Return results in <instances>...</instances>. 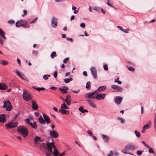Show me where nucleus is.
Wrapping results in <instances>:
<instances>
[{
  "mask_svg": "<svg viewBox=\"0 0 156 156\" xmlns=\"http://www.w3.org/2000/svg\"><path fill=\"white\" fill-rule=\"evenodd\" d=\"M50 89L55 90L56 89V88L55 87L52 86L50 87Z\"/></svg>",
  "mask_w": 156,
  "mask_h": 156,
  "instance_id": "obj_64",
  "label": "nucleus"
},
{
  "mask_svg": "<svg viewBox=\"0 0 156 156\" xmlns=\"http://www.w3.org/2000/svg\"><path fill=\"white\" fill-rule=\"evenodd\" d=\"M65 101L68 105H70L71 103V100H64Z\"/></svg>",
  "mask_w": 156,
  "mask_h": 156,
  "instance_id": "obj_43",
  "label": "nucleus"
},
{
  "mask_svg": "<svg viewBox=\"0 0 156 156\" xmlns=\"http://www.w3.org/2000/svg\"><path fill=\"white\" fill-rule=\"evenodd\" d=\"M65 100H71V96L69 94L67 95L66 97Z\"/></svg>",
  "mask_w": 156,
  "mask_h": 156,
  "instance_id": "obj_39",
  "label": "nucleus"
},
{
  "mask_svg": "<svg viewBox=\"0 0 156 156\" xmlns=\"http://www.w3.org/2000/svg\"><path fill=\"white\" fill-rule=\"evenodd\" d=\"M53 109L55 112H58V111L57 108L55 107H54Z\"/></svg>",
  "mask_w": 156,
  "mask_h": 156,
  "instance_id": "obj_58",
  "label": "nucleus"
},
{
  "mask_svg": "<svg viewBox=\"0 0 156 156\" xmlns=\"http://www.w3.org/2000/svg\"><path fill=\"white\" fill-rule=\"evenodd\" d=\"M18 124V123L17 122H10L8 124H6L5 126L7 128L10 129L17 126Z\"/></svg>",
  "mask_w": 156,
  "mask_h": 156,
  "instance_id": "obj_7",
  "label": "nucleus"
},
{
  "mask_svg": "<svg viewBox=\"0 0 156 156\" xmlns=\"http://www.w3.org/2000/svg\"><path fill=\"white\" fill-rule=\"evenodd\" d=\"M97 90H95V91L91 92L87 94V98H88L94 99L95 97L93 96L96 92Z\"/></svg>",
  "mask_w": 156,
  "mask_h": 156,
  "instance_id": "obj_13",
  "label": "nucleus"
},
{
  "mask_svg": "<svg viewBox=\"0 0 156 156\" xmlns=\"http://www.w3.org/2000/svg\"><path fill=\"white\" fill-rule=\"evenodd\" d=\"M127 68L129 70H130V71H132L133 72L134 71L135 69L133 68L130 67V66H127Z\"/></svg>",
  "mask_w": 156,
  "mask_h": 156,
  "instance_id": "obj_40",
  "label": "nucleus"
},
{
  "mask_svg": "<svg viewBox=\"0 0 156 156\" xmlns=\"http://www.w3.org/2000/svg\"><path fill=\"white\" fill-rule=\"evenodd\" d=\"M111 87L112 88L114 89L117 90L118 91H122V88L121 87L115 85H112Z\"/></svg>",
  "mask_w": 156,
  "mask_h": 156,
  "instance_id": "obj_17",
  "label": "nucleus"
},
{
  "mask_svg": "<svg viewBox=\"0 0 156 156\" xmlns=\"http://www.w3.org/2000/svg\"><path fill=\"white\" fill-rule=\"evenodd\" d=\"M87 132L90 136H93V134H92V133L90 130H88L87 131Z\"/></svg>",
  "mask_w": 156,
  "mask_h": 156,
  "instance_id": "obj_50",
  "label": "nucleus"
},
{
  "mask_svg": "<svg viewBox=\"0 0 156 156\" xmlns=\"http://www.w3.org/2000/svg\"><path fill=\"white\" fill-rule=\"evenodd\" d=\"M101 136L105 142H108L109 138L108 136L101 134Z\"/></svg>",
  "mask_w": 156,
  "mask_h": 156,
  "instance_id": "obj_22",
  "label": "nucleus"
},
{
  "mask_svg": "<svg viewBox=\"0 0 156 156\" xmlns=\"http://www.w3.org/2000/svg\"><path fill=\"white\" fill-rule=\"evenodd\" d=\"M23 14L22 15V16H26L27 15V11L26 10H24L23 11Z\"/></svg>",
  "mask_w": 156,
  "mask_h": 156,
  "instance_id": "obj_53",
  "label": "nucleus"
},
{
  "mask_svg": "<svg viewBox=\"0 0 156 156\" xmlns=\"http://www.w3.org/2000/svg\"><path fill=\"white\" fill-rule=\"evenodd\" d=\"M25 122L29 125H30L32 123L30 122V119H25Z\"/></svg>",
  "mask_w": 156,
  "mask_h": 156,
  "instance_id": "obj_37",
  "label": "nucleus"
},
{
  "mask_svg": "<svg viewBox=\"0 0 156 156\" xmlns=\"http://www.w3.org/2000/svg\"><path fill=\"white\" fill-rule=\"evenodd\" d=\"M149 149V150H148V152L150 153H154V151L152 149V148H151L149 146V148H148Z\"/></svg>",
  "mask_w": 156,
  "mask_h": 156,
  "instance_id": "obj_45",
  "label": "nucleus"
},
{
  "mask_svg": "<svg viewBox=\"0 0 156 156\" xmlns=\"http://www.w3.org/2000/svg\"><path fill=\"white\" fill-rule=\"evenodd\" d=\"M80 26L83 28H84L85 27V24L83 23H81L80 24Z\"/></svg>",
  "mask_w": 156,
  "mask_h": 156,
  "instance_id": "obj_55",
  "label": "nucleus"
},
{
  "mask_svg": "<svg viewBox=\"0 0 156 156\" xmlns=\"http://www.w3.org/2000/svg\"><path fill=\"white\" fill-rule=\"evenodd\" d=\"M45 147V144L44 143H42L39 146L40 148L41 147Z\"/></svg>",
  "mask_w": 156,
  "mask_h": 156,
  "instance_id": "obj_56",
  "label": "nucleus"
},
{
  "mask_svg": "<svg viewBox=\"0 0 156 156\" xmlns=\"http://www.w3.org/2000/svg\"><path fill=\"white\" fill-rule=\"evenodd\" d=\"M8 23L11 24H14L15 22L12 20H10L8 21Z\"/></svg>",
  "mask_w": 156,
  "mask_h": 156,
  "instance_id": "obj_47",
  "label": "nucleus"
},
{
  "mask_svg": "<svg viewBox=\"0 0 156 156\" xmlns=\"http://www.w3.org/2000/svg\"><path fill=\"white\" fill-rule=\"evenodd\" d=\"M88 104L91 107H93V108H95L96 107L94 105V104L93 103V101L88 99L87 100Z\"/></svg>",
  "mask_w": 156,
  "mask_h": 156,
  "instance_id": "obj_24",
  "label": "nucleus"
},
{
  "mask_svg": "<svg viewBox=\"0 0 156 156\" xmlns=\"http://www.w3.org/2000/svg\"><path fill=\"white\" fill-rule=\"evenodd\" d=\"M122 98L120 96L116 97L114 99L115 102L117 105H119L122 102Z\"/></svg>",
  "mask_w": 156,
  "mask_h": 156,
  "instance_id": "obj_11",
  "label": "nucleus"
},
{
  "mask_svg": "<svg viewBox=\"0 0 156 156\" xmlns=\"http://www.w3.org/2000/svg\"><path fill=\"white\" fill-rule=\"evenodd\" d=\"M16 72L17 75L20 77L21 76V73L19 71L16 70Z\"/></svg>",
  "mask_w": 156,
  "mask_h": 156,
  "instance_id": "obj_54",
  "label": "nucleus"
},
{
  "mask_svg": "<svg viewBox=\"0 0 156 156\" xmlns=\"http://www.w3.org/2000/svg\"><path fill=\"white\" fill-rule=\"evenodd\" d=\"M51 24L52 27L54 28L57 26V20L55 17H53L51 19Z\"/></svg>",
  "mask_w": 156,
  "mask_h": 156,
  "instance_id": "obj_9",
  "label": "nucleus"
},
{
  "mask_svg": "<svg viewBox=\"0 0 156 156\" xmlns=\"http://www.w3.org/2000/svg\"><path fill=\"white\" fill-rule=\"evenodd\" d=\"M51 140L52 142H47L46 145L48 148H52L53 146V144H54V142L52 138H51Z\"/></svg>",
  "mask_w": 156,
  "mask_h": 156,
  "instance_id": "obj_20",
  "label": "nucleus"
},
{
  "mask_svg": "<svg viewBox=\"0 0 156 156\" xmlns=\"http://www.w3.org/2000/svg\"><path fill=\"white\" fill-rule=\"evenodd\" d=\"M106 87L104 85L99 87L98 89L97 90H99V91H101L106 90Z\"/></svg>",
  "mask_w": 156,
  "mask_h": 156,
  "instance_id": "obj_26",
  "label": "nucleus"
},
{
  "mask_svg": "<svg viewBox=\"0 0 156 156\" xmlns=\"http://www.w3.org/2000/svg\"><path fill=\"white\" fill-rule=\"evenodd\" d=\"M69 60V58H65L63 60V62L64 63H66Z\"/></svg>",
  "mask_w": 156,
  "mask_h": 156,
  "instance_id": "obj_49",
  "label": "nucleus"
},
{
  "mask_svg": "<svg viewBox=\"0 0 156 156\" xmlns=\"http://www.w3.org/2000/svg\"><path fill=\"white\" fill-rule=\"evenodd\" d=\"M137 148L136 146L132 144H128L126 145L125 147L126 150L134 151Z\"/></svg>",
  "mask_w": 156,
  "mask_h": 156,
  "instance_id": "obj_6",
  "label": "nucleus"
},
{
  "mask_svg": "<svg viewBox=\"0 0 156 156\" xmlns=\"http://www.w3.org/2000/svg\"><path fill=\"white\" fill-rule=\"evenodd\" d=\"M119 119L120 120V121L121 123H123L124 122V119H123L120 118Z\"/></svg>",
  "mask_w": 156,
  "mask_h": 156,
  "instance_id": "obj_61",
  "label": "nucleus"
},
{
  "mask_svg": "<svg viewBox=\"0 0 156 156\" xmlns=\"http://www.w3.org/2000/svg\"><path fill=\"white\" fill-rule=\"evenodd\" d=\"M16 26L17 27H19L21 26L24 28H28L30 27L27 21L24 20H21L19 21L16 22Z\"/></svg>",
  "mask_w": 156,
  "mask_h": 156,
  "instance_id": "obj_2",
  "label": "nucleus"
},
{
  "mask_svg": "<svg viewBox=\"0 0 156 156\" xmlns=\"http://www.w3.org/2000/svg\"><path fill=\"white\" fill-rule=\"evenodd\" d=\"M17 129L18 132L21 133L24 137L25 138L27 136L28 131L27 128L24 126H20L17 128Z\"/></svg>",
  "mask_w": 156,
  "mask_h": 156,
  "instance_id": "obj_1",
  "label": "nucleus"
},
{
  "mask_svg": "<svg viewBox=\"0 0 156 156\" xmlns=\"http://www.w3.org/2000/svg\"><path fill=\"white\" fill-rule=\"evenodd\" d=\"M103 67L105 70L107 71L108 70V67L107 65H104Z\"/></svg>",
  "mask_w": 156,
  "mask_h": 156,
  "instance_id": "obj_51",
  "label": "nucleus"
},
{
  "mask_svg": "<svg viewBox=\"0 0 156 156\" xmlns=\"http://www.w3.org/2000/svg\"><path fill=\"white\" fill-rule=\"evenodd\" d=\"M23 99L26 101H29L31 99L30 94L26 91H23Z\"/></svg>",
  "mask_w": 156,
  "mask_h": 156,
  "instance_id": "obj_4",
  "label": "nucleus"
},
{
  "mask_svg": "<svg viewBox=\"0 0 156 156\" xmlns=\"http://www.w3.org/2000/svg\"><path fill=\"white\" fill-rule=\"evenodd\" d=\"M34 115L36 116L37 117L39 116V114L37 112H34Z\"/></svg>",
  "mask_w": 156,
  "mask_h": 156,
  "instance_id": "obj_60",
  "label": "nucleus"
},
{
  "mask_svg": "<svg viewBox=\"0 0 156 156\" xmlns=\"http://www.w3.org/2000/svg\"><path fill=\"white\" fill-rule=\"evenodd\" d=\"M3 102L4 105L3 107L5 108L6 111H10L12 109V106L9 100H4L3 101Z\"/></svg>",
  "mask_w": 156,
  "mask_h": 156,
  "instance_id": "obj_3",
  "label": "nucleus"
},
{
  "mask_svg": "<svg viewBox=\"0 0 156 156\" xmlns=\"http://www.w3.org/2000/svg\"><path fill=\"white\" fill-rule=\"evenodd\" d=\"M40 138V137L38 136H36L35 137L34 140V142L36 146H37L38 145L39 141Z\"/></svg>",
  "mask_w": 156,
  "mask_h": 156,
  "instance_id": "obj_21",
  "label": "nucleus"
},
{
  "mask_svg": "<svg viewBox=\"0 0 156 156\" xmlns=\"http://www.w3.org/2000/svg\"><path fill=\"white\" fill-rule=\"evenodd\" d=\"M151 125V121H149L148 122L147 124L145 125L143 127L145 129H149L150 128Z\"/></svg>",
  "mask_w": 156,
  "mask_h": 156,
  "instance_id": "obj_23",
  "label": "nucleus"
},
{
  "mask_svg": "<svg viewBox=\"0 0 156 156\" xmlns=\"http://www.w3.org/2000/svg\"><path fill=\"white\" fill-rule=\"evenodd\" d=\"M53 76L54 77L56 78L57 76V71H55L54 74Z\"/></svg>",
  "mask_w": 156,
  "mask_h": 156,
  "instance_id": "obj_57",
  "label": "nucleus"
},
{
  "mask_svg": "<svg viewBox=\"0 0 156 156\" xmlns=\"http://www.w3.org/2000/svg\"><path fill=\"white\" fill-rule=\"evenodd\" d=\"M143 151H137L136 154L138 155H141Z\"/></svg>",
  "mask_w": 156,
  "mask_h": 156,
  "instance_id": "obj_48",
  "label": "nucleus"
},
{
  "mask_svg": "<svg viewBox=\"0 0 156 156\" xmlns=\"http://www.w3.org/2000/svg\"><path fill=\"white\" fill-rule=\"evenodd\" d=\"M91 74L94 79L97 77V70L96 68L94 67H92L90 69Z\"/></svg>",
  "mask_w": 156,
  "mask_h": 156,
  "instance_id": "obj_8",
  "label": "nucleus"
},
{
  "mask_svg": "<svg viewBox=\"0 0 156 156\" xmlns=\"http://www.w3.org/2000/svg\"><path fill=\"white\" fill-rule=\"evenodd\" d=\"M53 154L54 156H59V153L57 150H55L54 151Z\"/></svg>",
  "mask_w": 156,
  "mask_h": 156,
  "instance_id": "obj_34",
  "label": "nucleus"
},
{
  "mask_svg": "<svg viewBox=\"0 0 156 156\" xmlns=\"http://www.w3.org/2000/svg\"><path fill=\"white\" fill-rule=\"evenodd\" d=\"M38 120L39 122L41 124H44L45 122V120L43 119L41 115L40 116Z\"/></svg>",
  "mask_w": 156,
  "mask_h": 156,
  "instance_id": "obj_25",
  "label": "nucleus"
},
{
  "mask_svg": "<svg viewBox=\"0 0 156 156\" xmlns=\"http://www.w3.org/2000/svg\"><path fill=\"white\" fill-rule=\"evenodd\" d=\"M37 17H35L33 20V21L30 22V24H32L33 23H35V22L37 21Z\"/></svg>",
  "mask_w": 156,
  "mask_h": 156,
  "instance_id": "obj_42",
  "label": "nucleus"
},
{
  "mask_svg": "<svg viewBox=\"0 0 156 156\" xmlns=\"http://www.w3.org/2000/svg\"><path fill=\"white\" fill-rule=\"evenodd\" d=\"M5 34V32L0 28V35L4 39L6 38L4 36Z\"/></svg>",
  "mask_w": 156,
  "mask_h": 156,
  "instance_id": "obj_29",
  "label": "nucleus"
},
{
  "mask_svg": "<svg viewBox=\"0 0 156 156\" xmlns=\"http://www.w3.org/2000/svg\"><path fill=\"white\" fill-rule=\"evenodd\" d=\"M86 88L88 89H90L91 88L90 82V81L87 82L86 84Z\"/></svg>",
  "mask_w": 156,
  "mask_h": 156,
  "instance_id": "obj_33",
  "label": "nucleus"
},
{
  "mask_svg": "<svg viewBox=\"0 0 156 156\" xmlns=\"http://www.w3.org/2000/svg\"><path fill=\"white\" fill-rule=\"evenodd\" d=\"M7 85L4 83H0V90H5L7 88Z\"/></svg>",
  "mask_w": 156,
  "mask_h": 156,
  "instance_id": "obj_19",
  "label": "nucleus"
},
{
  "mask_svg": "<svg viewBox=\"0 0 156 156\" xmlns=\"http://www.w3.org/2000/svg\"><path fill=\"white\" fill-rule=\"evenodd\" d=\"M119 79V78H118L117 79L115 80H114V82H117L118 83V84H122V82H121L120 81L118 80Z\"/></svg>",
  "mask_w": 156,
  "mask_h": 156,
  "instance_id": "obj_44",
  "label": "nucleus"
},
{
  "mask_svg": "<svg viewBox=\"0 0 156 156\" xmlns=\"http://www.w3.org/2000/svg\"><path fill=\"white\" fill-rule=\"evenodd\" d=\"M51 57L52 58H53L57 56L56 53L55 51H53L51 54Z\"/></svg>",
  "mask_w": 156,
  "mask_h": 156,
  "instance_id": "obj_35",
  "label": "nucleus"
},
{
  "mask_svg": "<svg viewBox=\"0 0 156 156\" xmlns=\"http://www.w3.org/2000/svg\"><path fill=\"white\" fill-rule=\"evenodd\" d=\"M59 112L62 114L68 115L69 113V111L68 110H66L65 109L60 108L59 110Z\"/></svg>",
  "mask_w": 156,
  "mask_h": 156,
  "instance_id": "obj_15",
  "label": "nucleus"
},
{
  "mask_svg": "<svg viewBox=\"0 0 156 156\" xmlns=\"http://www.w3.org/2000/svg\"><path fill=\"white\" fill-rule=\"evenodd\" d=\"M135 133L136 134V136L138 137H140V134L139 132L137 131V130L135 131Z\"/></svg>",
  "mask_w": 156,
  "mask_h": 156,
  "instance_id": "obj_41",
  "label": "nucleus"
},
{
  "mask_svg": "<svg viewBox=\"0 0 156 156\" xmlns=\"http://www.w3.org/2000/svg\"><path fill=\"white\" fill-rule=\"evenodd\" d=\"M17 61L19 65L21 66V62L19 58H18L17 59Z\"/></svg>",
  "mask_w": 156,
  "mask_h": 156,
  "instance_id": "obj_63",
  "label": "nucleus"
},
{
  "mask_svg": "<svg viewBox=\"0 0 156 156\" xmlns=\"http://www.w3.org/2000/svg\"><path fill=\"white\" fill-rule=\"evenodd\" d=\"M43 116L45 122H47V124H48L51 123V122L50 119L48 116L45 114H44Z\"/></svg>",
  "mask_w": 156,
  "mask_h": 156,
  "instance_id": "obj_16",
  "label": "nucleus"
},
{
  "mask_svg": "<svg viewBox=\"0 0 156 156\" xmlns=\"http://www.w3.org/2000/svg\"><path fill=\"white\" fill-rule=\"evenodd\" d=\"M58 89L62 91L61 93L62 94H65L67 93V90H68V88L67 87L64 86L63 87H59Z\"/></svg>",
  "mask_w": 156,
  "mask_h": 156,
  "instance_id": "obj_12",
  "label": "nucleus"
},
{
  "mask_svg": "<svg viewBox=\"0 0 156 156\" xmlns=\"http://www.w3.org/2000/svg\"><path fill=\"white\" fill-rule=\"evenodd\" d=\"M0 63L3 65H6L8 64V62L5 60H1L0 61Z\"/></svg>",
  "mask_w": 156,
  "mask_h": 156,
  "instance_id": "obj_31",
  "label": "nucleus"
},
{
  "mask_svg": "<svg viewBox=\"0 0 156 156\" xmlns=\"http://www.w3.org/2000/svg\"><path fill=\"white\" fill-rule=\"evenodd\" d=\"M83 106H81L79 108V111L81 112H82V111H83Z\"/></svg>",
  "mask_w": 156,
  "mask_h": 156,
  "instance_id": "obj_52",
  "label": "nucleus"
},
{
  "mask_svg": "<svg viewBox=\"0 0 156 156\" xmlns=\"http://www.w3.org/2000/svg\"><path fill=\"white\" fill-rule=\"evenodd\" d=\"M6 120V117L5 114L0 115V122H5Z\"/></svg>",
  "mask_w": 156,
  "mask_h": 156,
  "instance_id": "obj_14",
  "label": "nucleus"
},
{
  "mask_svg": "<svg viewBox=\"0 0 156 156\" xmlns=\"http://www.w3.org/2000/svg\"><path fill=\"white\" fill-rule=\"evenodd\" d=\"M60 108L64 109H69L68 107L65 103H63L61 105Z\"/></svg>",
  "mask_w": 156,
  "mask_h": 156,
  "instance_id": "obj_30",
  "label": "nucleus"
},
{
  "mask_svg": "<svg viewBox=\"0 0 156 156\" xmlns=\"http://www.w3.org/2000/svg\"><path fill=\"white\" fill-rule=\"evenodd\" d=\"M32 109L34 110H37L38 108V106L37 105L36 102L34 100L32 101Z\"/></svg>",
  "mask_w": 156,
  "mask_h": 156,
  "instance_id": "obj_18",
  "label": "nucleus"
},
{
  "mask_svg": "<svg viewBox=\"0 0 156 156\" xmlns=\"http://www.w3.org/2000/svg\"><path fill=\"white\" fill-rule=\"evenodd\" d=\"M142 144H144V145L147 148H149V146H148V145H147V144H146L145 141H142Z\"/></svg>",
  "mask_w": 156,
  "mask_h": 156,
  "instance_id": "obj_46",
  "label": "nucleus"
},
{
  "mask_svg": "<svg viewBox=\"0 0 156 156\" xmlns=\"http://www.w3.org/2000/svg\"><path fill=\"white\" fill-rule=\"evenodd\" d=\"M129 30V29H127L126 30H122V31L124 32L125 33H128V31Z\"/></svg>",
  "mask_w": 156,
  "mask_h": 156,
  "instance_id": "obj_59",
  "label": "nucleus"
},
{
  "mask_svg": "<svg viewBox=\"0 0 156 156\" xmlns=\"http://www.w3.org/2000/svg\"><path fill=\"white\" fill-rule=\"evenodd\" d=\"M101 9V8L98 7H95L94 9L98 12H100Z\"/></svg>",
  "mask_w": 156,
  "mask_h": 156,
  "instance_id": "obj_36",
  "label": "nucleus"
},
{
  "mask_svg": "<svg viewBox=\"0 0 156 156\" xmlns=\"http://www.w3.org/2000/svg\"><path fill=\"white\" fill-rule=\"evenodd\" d=\"M49 134L51 137H49V139L51 138H57L59 136L58 133L56 132V131L54 129L52 130H50Z\"/></svg>",
  "mask_w": 156,
  "mask_h": 156,
  "instance_id": "obj_5",
  "label": "nucleus"
},
{
  "mask_svg": "<svg viewBox=\"0 0 156 156\" xmlns=\"http://www.w3.org/2000/svg\"><path fill=\"white\" fill-rule=\"evenodd\" d=\"M30 126L34 129H36L37 128V125L35 122H34L33 123L30 124Z\"/></svg>",
  "mask_w": 156,
  "mask_h": 156,
  "instance_id": "obj_28",
  "label": "nucleus"
},
{
  "mask_svg": "<svg viewBox=\"0 0 156 156\" xmlns=\"http://www.w3.org/2000/svg\"><path fill=\"white\" fill-rule=\"evenodd\" d=\"M35 90H37L38 91H40L41 90H44L45 89L43 87H41V88L40 87H36L34 86L32 87Z\"/></svg>",
  "mask_w": 156,
  "mask_h": 156,
  "instance_id": "obj_27",
  "label": "nucleus"
},
{
  "mask_svg": "<svg viewBox=\"0 0 156 156\" xmlns=\"http://www.w3.org/2000/svg\"><path fill=\"white\" fill-rule=\"evenodd\" d=\"M49 75H44L43 76V78L45 80H47L48 79V77H50Z\"/></svg>",
  "mask_w": 156,
  "mask_h": 156,
  "instance_id": "obj_38",
  "label": "nucleus"
},
{
  "mask_svg": "<svg viewBox=\"0 0 156 156\" xmlns=\"http://www.w3.org/2000/svg\"><path fill=\"white\" fill-rule=\"evenodd\" d=\"M73 79L72 78H70L69 79H65L64 81L66 83H68L70 81H72Z\"/></svg>",
  "mask_w": 156,
  "mask_h": 156,
  "instance_id": "obj_32",
  "label": "nucleus"
},
{
  "mask_svg": "<svg viewBox=\"0 0 156 156\" xmlns=\"http://www.w3.org/2000/svg\"><path fill=\"white\" fill-rule=\"evenodd\" d=\"M105 94L100 93L97 95L95 97V98L98 100L103 99L105 98Z\"/></svg>",
  "mask_w": 156,
  "mask_h": 156,
  "instance_id": "obj_10",
  "label": "nucleus"
},
{
  "mask_svg": "<svg viewBox=\"0 0 156 156\" xmlns=\"http://www.w3.org/2000/svg\"><path fill=\"white\" fill-rule=\"evenodd\" d=\"M113 154L112 151H110V153L108 154L107 156H112Z\"/></svg>",
  "mask_w": 156,
  "mask_h": 156,
  "instance_id": "obj_62",
  "label": "nucleus"
}]
</instances>
